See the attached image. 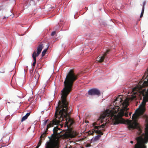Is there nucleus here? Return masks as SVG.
I'll list each match as a JSON object with an SVG mask.
<instances>
[{
    "instance_id": "obj_1",
    "label": "nucleus",
    "mask_w": 148,
    "mask_h": 148,
    "mask_svg": "<svg viewBox=\"0 0 148 148\" xmlns=\"http://www.w3.org/2000/svg\"><path fill=\"white\" fill-rule=\"evenodd\" d=\"M77 78H66L64 82V88L61 91L62 101H59L58 106L56 108L55 114V118L47 125V128L45 132L41 135L40 139L44 140L46 136L48 128L53 127L54 125H60L61 126L64 123L65 127H68L72 124V120L70 118L68 113V103L66 101V97L72 91L74 82Z\"/></svg>"
},
{
    "instance_id": "obj_2",
    "label": "nucleus",
    "mask_w": 148,
    "mask_h": 148,
    "mask_svg": "<svg viewBox=\"0 0 148 148\" xmlns=\"http://www.w3.org/2000/svg\"><path fill=\"white\" fill-rule=\"evenodd\" d=\"M122 96L121 95H119L114 100V103L115 104V106L113 110H107L101 115L100 119L101 121H102L106 117L110 116L111 118L113 117L115 124L121 122L125 111L127 110V107L129 105L128 99L126 98L123 101Z\"/></svg>"
},
{
    "instance_id": "obj_3",
    "label": "nucleus",
    "mask_w": 148,
    "mask_h": 148,
    "mask_svg": "<svg viewBox=\"0 0 148 148\" xmlns=\"http://www.w3.org/2000/svg\"><path fill=\"white\" fill-rule=\"evenodd\" d=\"M145 138H143L142 136L136 138L137 143L135 145L134 148H146V146L144 144H142L143 142L144 143H147L148 142V125L145 128Z\"/></svg>"
},
{
    "instance_id": "obj_4",
    "label": "nucleus",
    "mask_w": 148,
    "mask_h": 148,
    "mask_svg": "<svg viewBox=\"0 0 148 148\" xmlns=\"http://www.w3.org/2000/svg\"><path fill=\"white\" fill-rule=\"evenodd\" d=\"M53 132L56 133L57 136H64L65 138H74L77 134L76 132L72 130L65 132L64 134H62L61 130L59 128L58 126L54 127L53 129Z\"/></svg>"
},
{
    "instance_id": "obj_5",
    "label": "nucleus",
    "mask_w": 148,
    "mask_h": 148,
    "mask_svg": "<svg viewBox=\"0 0 148 148\" xmlns=\"http://www.w3.org/2000/svg\"><path fill=\"white\" fill-rule=\"evenodd\" d=\"M127 123L128 125V127L129 130L132 129H134L136 128L138 130V132L137 133L139 135H140L141 134L142 132V130L138 124L135 121L132 123V121L130 120L128 121Z\"/></svg>"
},
{
    "instance_id": "obj_6",
    "label": "nucleus",
    "mask_w": 148,
    "mask_h": 148,
    "mask_svg": "<svg viewBox=\"0 0 148 148\" xmlns=\"http://www.w3.org/2000/svg\"><path fill=\"white\" fill-rule=\"evenodd\" d=\"M43 48L42 45L40 44L37 48V52L36 53V52L34 51L32 55V57L33 59L34 60V61H36V57H38L40 54L41 51Z\"/></svg>"
},
{
    "instance_id": "obj_7",
    "label": "nucleus",
    "mask_w": 148,
    "mask_h": 148,
    "mask_svg": "<svg viewBox=\"0 0 148 148\" xmlns=\"http://www.w3.org/2000/svg\"><path fill=\"white\" fill-rule=\"evenodd\" d=\"M110 51V50L108 49L104 54H101L98 57L97 60L98 62H103V61L104 59L106 58V56H107V54Z\"/></svg>"
},
{
    "instance_id": "obj_8",
    "label": "nucleus",
    "mask_w": 148,
    "mask_h": 148,
    "mask_svg": "<svg viewBox=\"0 0 148 148\" xmlns=\"http://www.w3.org/2000/svg\"><path fill=\"white\" fill-rule=\"evenodd\" d=\"M88 94L91 95H99L100 94V92L98 90L94 88L89 90L88 92Z\"/></svg>"
},
{
    "instance_id": "obj_9",
    "label": "nucleus",
    "mask_w": 148,
    "mask_h": 148,
    "mask_svg": "<svg viewBox=\"0 0 148 148\" xmlns=\"http://www.w3.org/2000/svg\"><path fill=\"white\" fill-rule=\"evenodd\" d=\"M105 125L106 123H103L101 125L95 126L94 127L95 129V130H94V131L97 134L102 135L103 134V133L102 132L101 130H98L100 129L101 128H104Z\"/></svg>"
},
{
    "instance_id": "obj_10",
    "label": "nucleus",
    "mask_w": 148,
    "mask_h": 148,
    "mask_svg": "<svg viewBox=\"0 0 148 148\" xmlns=\"http://www.w3.org/2000/svg\"><path fill=\"white\" fill-rule=\"evenodd\" d=\"M40 77L39 73L37 71H35L33 75V80L38 81Z\"/></svg>"
},
{
    "instance_id": "obj_11",
    "label": "nucleus",
    "mask_w": 148,
    "mask_h": 148,
    "mask_svg": "<svg viewBox=\"0 0 148 148\" xmlns=\"http://www.w3.org/2000/svg\"><path fill=\"white\" fill-rule=\"evenodd\" d=\"M38 81L32 80L30 84V86L31 88H33L36 85Z\"/></svg>"
},
{
    "instance_id": "obj_12",
    "label": "nucleus",
    "mask_w": 148,
    "mask_h": 148,
    "mask_svg": "<svg viewBox=\"0 0 148 148\" xmlns=\"http://www.w3.org/2000/svg\"><path fill=\"white\" fill-rule=\"evenodd\" d=\"M139 111L138 110H136L135 112L133 114L132 119L136 120L139 114Z\"/></svg>"
},
{
    "instance_id": "obj_13",
    "label": "nucleus",
    "mask_w": 148,
    "mask_h": 148,
    "mask_svg": "<svg viewBox=\"0 0 148 148\" xmlns=\"http://www.w3.org/2000/svg\"><path fill=\"white\" fill-rule=\"evenodd\" d=\"M147 99H146L144 98L143 99L142 101V102L140 105V107H141L142 108H143V109H144V108L145 106L146 103L147 101Z\"/></svg>"
},
{
    "instance_id": "obj_14",
    "label": "nucleus",
    "mask_w": 148,
    "mask_h": 148,
    "mask_svg": "<svg viewBox=\"0 0 148 148\" xmlns=\"http://www.w3.org/2000/svg\"><path fill=\"white\" fill-rule=\"evenodd\" d=\"M30 113H27L26 114V115L25 116H23L21 119V122H23V121H25L26 119L28 116L30 115Z\"/></svg>"
},
{
    "instance_id": "obj_15",
    "label": "nucleus",
    "mask_w": 148,
    "mask_h": 148,
    "mask_svg": "<svg viewBox=\"0 0 148 148\" xmlns=\"http://www.w3.org/2000/svg\"><path fill=\"white\" fill-rule=\"evenodd\" d=\"M101 137V135H97L96 136H95V138L93 139V140L94 141H96L97 140L99 139Z\"/></svg>"
},
{
    "instance_id": "obj_16",
    "label": "nucleus",
    "mask_w": 148,
    "mask_h": 148,
    "mask_svg": "<svg viewBox=\"0 0 148 148\" xmlns=\"http://www.w3.org/2000/svg\"><path fill=\"white\" fill-rule=\"evenodd\" d=\"M48 49V48L46 49H45L42 52V56H44L46 53V51H47Z\"/></svg>"
},
{
    "instance_id": "obj_17",
    "label": "nucleus",
    "mask_w": 148,
    "mask_h": 148,
    "mask_svg": "<svg viewBox=\"0 0 148 148\" xmlns=\"http://www.w3.org/2000/svg\"><path fill=\"white\" fill-rule=\"evenodd\" d=\"M41 140H42L41 139H40V140L39 141V142H38V145H37V147H36V148H38L40 145L41 144V143H42Z\"/></svg>"
},
{
    "instance_id": "obj_18",
    "label": "nucleus",
    "mask_w": 148,
    "mask_h": 148,
    "mask_svg": "<svg viewBox=\"0 0 148 148\" xmlns=\"http://www.w3.org/2000/svg\"><path fill=\"white\" fill-rule=\"evenodd\" d=\"M144 8H142V12L141 13L140 15V18H141L143 16V14H144Z\"/></svg>"
},
{
    "instance_id": "obj_19",
    "label": "nucleus",
    "mask_w": 148,
    "mask_h": 148,
    "mask_svg": "<svg viewBox=\"0 0 148 148\" xmlns=\"http://www.w3.org/2000/svg\"><path fill=\"white\" fill-rule=\"evenodd\" d=\"M146 2L145 1H144L143 3V7H142V8H144V9H145V5L146 4Z\"/></svg>"
},
{
    "instance_id": "obj_20",
    "label": "nucleus",
    "mask_w": 148,
    "mask_h": 148,
    "mask_svg": "<svg viewBox=\"0 0 148 148\" xmlns=\"http://www.w3.org/2000/svg\"><path fill=\"white\" fill-rule=\"evenodd\" d=\"M56 34V31H53V32L51 34V36H54V35H55Z\"/></svg>"
},
{
    "instance_id": "obj_21",
    "label": "nucleus",
    "mask_w": 148,
    "mask_h": 148,
    "mask_svg": "<svg viewBox=\"0 0 148 148\" xmlns=\"http://www.w3.org/2000/svg\"><path fill=\"white\" fill-rule=\"evenodd\" d=\"M127 109L128 110V108H127ZM125 110V111H127V110ZM125 116H126V117H127L128 116V113H127V112H126L125 113Z\"/></svg>"
},
{
    "instance_id": "obj_22",
    "label": "nucleus",
    "mask_w": 148,
    "mask_h": 148,
    "mask_svg": "<svg viewBox=\"0 0 148 148\" xmlns=\"http://www.w3.org/2000/svg\"><path fill=\"white\" fill-rule=\"evenodd\" d=\"M48 121V120H47L44 121L43 123V125H45L47 123V121Z\"/></svg>"
},
{
    "instance_id": "obj_23",
    "label": "nucleus",
    "mask_w": 148,
    "mask_h": 148,
    "mask_svg": "<svg viewBox=\"0 0 148 148\" xmlns=\"http://www.w3.org/2000/svg\"><path fill=\"white\" fill-rule=\"evenodd\" d=\"M91 145L89 143L87 144L86 145V147H90L91 146Z\"/></svg>"
},
{
    "instance_id": "obj_24",
    "label": "nucleus",
    "mask_w": 148,
    "mask_h": 148,
    "mask_svg": "<svg viewBox=\"0 0 148 148\" xmlns=\"http://www.w3.org/2000/svg\"><path fill=\"white\" fill-rule=\"evenodd\" d=\"M36 61H34V62H33V64H32V65L33 66H34L35 64H36Z\"/></svg>"
},
{
    "instance_id": "obj_25",
    "label": "nucleus",
    "mask_w": 148,
    "mask_h": 148,
    "mask_svg": "<svg viewBox=\"0 0 148 148\" xmlns=\"http://www.w3.org/2000/svg\"><path fill=\"white\" fill-rule=\"evenodd\" d=\"M137 89L136 88H134L133 89V91L134 92L136 91V90Z\"/></svg>"
},
{
    "instance_id": "obj_26",
    "label": "nucleus",
    "mask_w": 148,
    "mask_h": 148,
    "mask_svg": "<svg viewBox=\"0 0 148 148\" xmlns=\"http://www.w3.org/2000/svg\"><path fill=\"white\" fill-rule=\"evenodd\" d=\"M135 98H136L135 96H133L132 97V98L131 99V100H133Z\"/></svg>"
},
{
    "instance_id": "obj_27",
    "label": "nucleus",
    "mask_w": 148,
    "mask_h": 148,
    "mask_svg": "<svg viewBox=\"0 0 148 148\" xmlns=\"http://www.w3.org/2000/svg\"><path fill=\"white\" fill-rule=\"evenodd\" d=\"M93 125H96V123H93Z\"/></svg>"
},
{
    "instance_id": "obj_28",
    "label": "nucleus",
    "mask_w": 148,
    "mask_h": 148,
    "mask_svg": "<svg viewBox=\"0 0 148 148\" xmlns=\"http://www.w3.org/2000/svg\"><path fill=\"white\" fill-rule=\"evenodd\" d=\"M130 143H132H132H133V141H130Z\"/></svg>"
},
{
    "instance_id": "obj_29",
    "label": "nucleus",
    "mask_w": 148,
    "mask_h": 148,
    "mask_svg": "<svg viewBox=\"0 0 148 148\" xmlns=\"http://www.w3.org/2000/svg\"><path fill=\"white\" fill-rule=\"evenodd\" d=\"M132 114V112L130 113L129 114V115L130 116Z\"/></svg>"
},
{
    "instance_id": "obj_30",
    "label": "nucleus",
    "mask_w": 148,
    "mask_h": 148,
    "mask_svg": "<svg viewBox=\"0 0 148 148\" xmlns=\"http://www.w3.org/2000/svg\"><path fill=\"white\" fill-rule=\"evenodd\" d=\"M5 18H6V17L5 16H4L3 18V19H4Z\"/></svg>"
},
{
    "instance_id": "obj_31",
    "label": "nucleus",
    "mask_w": 148,
    "mask_h": 148,
    "mask_svg": "<svg viewBox=\"0 0 148 148\" xmlns=\"http://www.w3.org/2000/svg\"><path fill=\"white\" fill-rule=\"evenodd\" d=\"M92 134H93V133H94V132H93V131H92Z\"/></svg>"
},
{
    "instance_id": "obj_32",
    "label": "nucleus",
    "mask_w": 148,
    "mask_h": 148,
    "mask_svg": "<svg viewBox=\"0 0 148 148\" xmlns=\"http://www.w3.org/2000/svg\"><path fill=\"white\" fill-rule=\"evenodd\" d=\"M146 82H147L145 81L144 82V83H146Z\"/></svg>"
},
{
    "instance_id": "obj_33",
    "label": "nucleus",
    "mask_w": 148,
    "mask_h": 148,
    "mask_svg": "<svg viewBox=\"0 0 148 148\" xmlns=\"http://www.w3.org/2000/svg\"><path fill=\"white\" fill-rule=\"evenodd\" d=\"M134 94H136V92H134Z\"/></svg>"
},
{
    "instance_id": "obj_34",
    "label": "nucleus",
    "mask_w": 148,
    "mask_h": 148,
    "mask_svg": "<svg viewBox=\"0 0 148 148\" xmlns=\"http://www.w3.org/2000/svg\"><path fill=\"white\" fill-rule=\"evenodd\" d=\"M144 135V133H143V135Z\"/></svg>"
},
{
    "instance_id": "obj_35",
    "label": "nucleus",
    "mask_w": 148,
    "mask_h": 148,
    "mask_svg": "<svg viewBox=\"0 0 148 148\" xmlns=\"http://www.w3.org/2000/svg\"><path fill=\"white\" fill-rule=\"evenodd\" d=\"M86 122H88V121H87Z\"/></svg>"
}]
</instances>
